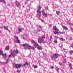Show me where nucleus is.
I'll return each instance as SVG.
<instances>
[{"label": "nucleus", "instance_id": "obj_1", "mask_svg": "<svg viewBox=\"0 0 73 73\" xmlns=\"http://www.w3.org/2000/svg\"><path fill=\"white\" fill-rule=\"evenodd\" d=\"M60 56V55H59V54H54V56H51V58L52 60H55V59H53L54 58H57L59 56Z\"/></svg>", "mask_w": 73, "mask_h": 73}, {"label": "nucleus", "instance_id": "obj_2", "mask_svg": "<svg viewBox=\"0 0 73 73\" xmlns=\"http://www.w3.org/2000/svg\"><path fill=\"white\" fill-rule=\"evenodd\" d=\"M36 12L37 13V15H36L37 17L38 18H40L41 16V10L40 9H38L37 10Z\"/></svg>", "mask_w": 73, "mask_h": 73}, {"label": "nucleus", "instance_id": "obj_3", "mask_svg": "<svg viewBox=\"0 0 73 73\" xmlns=\"http://www.w3.org/2000/svg\"><path fill=\"white\" fill-rule=\"evenodd\" d=\"M22 64H15L14 67H15L16 68L18 69L21 68V66H22Z\"/></svg>", "mask_w": 73, "mask_h": 73}, {"label": "nucleus", "instance_id": "obj_4", "mask_svg": "<svg viewBox=\"0 0 73 73\" xmlns=\"http://www.w3.org/2000/svg\"><path fill=\"white\" fill-rule=\"evenodd\" d=\"M25 49H28L29 50L32 49V50H34V47H32L29 45V46H28L27 47H25Z\"/></svg>", "mask_w": 73, "mask_h": 73}, {"label": "nucleus", "instance_id": "obj_5", "mask_svg": "<svg viewBox=\"0 0 73 73\" xmlns=\"http://www.w3.org/2000/svg\"><path fill=\"white\" fill-rule=\"evenodd\" d=\"M38 41L39 43L41 44L44 42V39H42L41 38H39L38 39Z\"/></svg>", "mask_w": 73, "mask_h": 73}, {"label": "nucleus", "instance_id": "obj_6", "mask_svg": "<svg viewBox=\"0 0 73 73\" xmlns=\"http://www.w3.org/2000/svg\"><path fill=\"white\" fill-rule=\"evenodd\" d=\"M54 34H63V33L62 32H58L57 31H54Z\"/></svg>", "mask_w": 73, "mask_h": 73}, {"label": "nucleus", "instance_id": "obj_7", "mask_svg": "<svg viewBox=\"0 0 73 73\" xmlns=\"http://www.w3.org/2000/svg\"><path fill=\"white\" fill-rule=\"evenodd\" d=\"M11 54L13 56V58H15V57L16 56V55L14 53H13V52L12 51V50H11Z\"/></svg>", "mask_w": 73, "mask_h": 73}, {"label": "nucleus", "instance_id": "obj_8", "mask_svg": "<svg viewBox=\"0 0 73 73\" xmlns=\"http://www.w3.org/2000/svg\"><path fill=\"white\" fill-rule=\"evenodd\" d=\"M53 29H54V30H55V31H56V30L59 31L58 29H57V27L56 26L53 27Z\"/></svg>", "mask_w": 73, "mask_h": 73}, {"label": "nucleus", "instance_id": "obj_9", "mask_svg": "<svg viewBox=\"0 0 73 73\" xmlns=\"http://www.w3.org/2000/svg\"><path fill=\"white\" fill-rule=\"evenodd\" d=\"M29 44H23L22 45V46L25 47H27L28 46H29Z\"/></svg>", "mask_w": 73, "mask_h": 73}, {"label": "nucleus", "instance_id": "obj_10", "mask_svg": "<svg viewBox=\"0 0 73 73\" xmlns=\"http://www.w3.org/2000/svg\"><path fill=\"white\" fill-rule=\"evenodd\" d=\"M16 5L17 7H21L20 5V3L19 2H17Z\"/></svg>", "mask_w": 73, "mask_h": 73}, {"label": "nucleus", "instance_id": "obj_11", "mask_svg": "<svg viewBox=\"0 0 73 73\" xmlns=\"http://www.w3.org/2000/svg\"><path fill=\"white\" fill-rule=\"evenodd\" d=\"M36 48H37V49L39 50H42V47L41 46H38L36 47Z\"/></svg>", "mask_w": 73, "mask_h": 73}, {"label": "nucleus", "instance_id": "obj_12", "mask_svg": "<svg viewBox=\"0 0 73 73\" xmlns=\"http://www.w3.org/2000/svg\"><path fill=\"white\" fill-rule=\"evenodd\" d=\"M13 52H15L16 54H18L19 53V51L17 49L15 50H14Z\"/></svg>", "mask_w": 73, "mask_h": 73}, {"label": "nucleus", "instance_id": "obj_13", "mask_svg": "<svg viewBox=\"0 0 73 73\" xmlns=\"http://www.w3.org/2000/svg\"><path fill=\"white\" fill-rule=\"evenodd\" d=\"M62 27H63V29L65 30H67L68 29V28L67 27H66L65 26H63L62 25Z\"/></svg>", "mask_w": 73, "mask_h": 73}, {"label": "nucleus", "instance_id": "obj_14", "mask_svg": "<svg viewBox=\"0 0 73 73\" xmlns=\"http://www.w3.org/2000/svg\"><path fill=\"white\" fill-rule=\"evenodd\" d=\"M34 46L36 48V47L39 46V45L37 43H35V44H34Z\"/></svg>", "mask_w": 73, "mask_h": 73}, {"label": "nucleus", "instance_id": "obj_15", "mask_svg": "<svg viewBox=\"0 0 73 73\" xmlns=\"http://www.w3.org/2000/svg\"><path fill=\"white\" fill-rule=\"evenodd\" d=\"M69 66L70 67V70H71L73 69L72 66V64L70 63L69 64Z\"/></svg>", "mask_w": 73, "mask_h": 73}, {"label": "nucleus", "instance_id": "obj_16", "mask_svg": "<svg viewBox=\"0 0 73 73\" xmlns=\"http://www.w3.org/2000/svg\"><path fill=\"white\" fill-rule=\"evenodd\" d=\"M15 42L17 43H20V40L19 39L17 40H16L15 41Z\"/></svg>", "mask_w": 73, "mask_h": 73}, {"label": "nucleus", "instance_id": "obj_17", "mask_svg": "<svg viewBox=\"0 0 73 73\" xmlns=\"http://www.w3.org/2000/svg\"><path fill=\"white\" fill-rule=\"evenodd\" d=\"M9 50V46H7L6 47L5 50Z\"/></svg>", "mask_w": 73, "mask_h": 73}, {"label": "nucleus", "instance_id": "obj_18", "mask_svg": "<svg viewBox=\"0 0 73 73\" xmlns=\"http://www.w3.org/2000/svg\"><path fill=\"white\" fill-rule=\"evenodd\" d=\"M42 15L44 16V17H46L47 16V15L46 13H42Z\"/></svg>", "mask_w": 73, "mask_h": 73}, {"label": "nucleus", "instance_id": "obj_19", "mask_svg": "<svg viewBox=\"0 0 73 73\" xmlns=\"http://www.w3.org/2000/svg\"><path fill=\"white\" fill-rule=\"evenodd\" d=\"M31 42L32 44H36L37 43L36 42H35V41H34L33 40H32L31 41Z\"/></svg>", "mask_w": 73, "mask_h": 73}, {"label": "nucleus", "instance_id": "obj_20", "mask_svg": "<svg viewBox=\"0 0 73 73\" xmlns=\"http://www.w3.org/2000/svg\"><path fill=\"white\" fill-rule=\"evenodd\" d=\"M1 55H2L4 57H7V55L6 54H1Z\"/></svg>", "mask_w": 73, "mask_h": 73}, {"label": "nucleus", "instance_id": "obj_21", "mask_svg": "<svg viewBox=\"0 0 73 73\" xmlns=\"http://www.w3.org/2000/svg\"><path fill=\"white\" fill-rule=\"evenodd\" d=\"M41 38H42V39H45V35H42Z\"/></svg>", "mask_w": 73, "mask_h": 73}, {"label": "nucleus", "instance_id": "obj_22", "mask_svg": "<svg viewBox=\"0 0 73 73\" xmlns=\"http://www.w3.org/2000/svg\"><path fill=\"white\" fill-rule=\"evenodd\" d=\"M56 13L57 15H59L60 13V12L59 11H56Z\"/></svg>", "mask_w": 73, "mask_h": 73}, {"label": "nucleus", "instance_id": "obj_23", "mask_svg": "<svg viewBox=\"0 0 73 73\" xmlns=\"http://www.w3.org/2000/svg\"><path fill=\"white\" fill-rule=\"evenodd\" d=\"M8 61H9V59H7L6 62H5V63L3 62L2 63V64H7V63H8Z\"/></svg>", "mask_w": 73, "mask_h": 73}, {"label": "nucleus", "instance_id": "obj_24", "mask_svg": "<svg viewBox=\"0 0 73 73\" xmlns=\"http://www.w3.org/2000/svg\"><path fill=\"white\" fill-rule=\"evenodd\" d=\"M3 28H5V29H6L7 30L9 31V30L8 29L7 27L4 26Z\"/></svg>", "mask_w": 73, "mask_h": 73}, {"label": "nucleus", "instance_id": "obj_25", "mask_svg": "<svg viewBox=\"0 0 73 73\" xmlns=\"http://www.w3.org/2000/svg\"><path fill=\"white\" fill-rule=\"evenodd\" d=\"M59 40H60L62 41H65V39H64L63 38H59Z\"/></svg>", "mask_w": 73, "mask_h": 73}, {"label": "nucleus", "instance_id": "obj_26", "mask_svg": "<svg viewBox=\"0 0 73 73\" xmlns=\"http://www.w3.org/2000/svg\"><path fill=\"white\" fill-rule=\"evenodd\" d=\"M22 29H21V28H19V29H18V32H22Z\"/></svg>", "mask_w": 73, "mask_h": 73}, {"label": "nucleus", "instance_id": "obj_27", "mask_svg": "<svg viewBox=\"0 0 73 73\" xmlns=\"http://www.w3.org/2000/svg\"><path fill=\"white\" fill-rule=\"evenodd\" d=\"M38 9H39V10H40L41 9V6H40V5H39L38 6Z\"/></svg>", "mask_w": 73, "mask_h": 73}, {"label": "nucleus", "instance_id": "obj_28", "mask_svg": "<svg viewBox=\"0 0 73 73\" xmlns=\"http://www.w3.org/2000/svg\"><path fill=\"white\" fill-rule=\"evenodd\" d=\"M14 37L16 39V40L19 39V38L17 36H14Z\"/></svg>", "mask_w": 73, "mask_h": 73}, {"label": "nucleus", "instance_id": "obj_29", "mask_svg": "<svg viewBox=\"0 0 73 73\" xmlns=\"http://www.w3.org/2000/svg\"><path fill=\"white\" fill-rule=\"evenodd\" d=\"M42 13H45V10L44 9H43V10L42 11Z\"/></svg>", "mask_w": 73, "mask_h": 73}, {"label": "nucleus", "instance_id": "obj_30", "mask_svg": "<svg viewBox=\"0 0 73 73\" xmlns=\"http://www.w3.org/2000/svg\"><path fill=\"white\" fill-rule=\"evenodd\" d=\"M34 68H38V66H36V65H34Z\"/></svg>", "mask_w": 73, "mask_h": 73}, {"label": "nucleus", "instance_id": "obj_31", "mask_svg": "<svg viewBox=\"0 0 73 73\" xmlns=\"http://www.w3.org/2000/svg\"><path fill=\"white\" fill-rule=\"evenodd\" d=\"M45 10H48V8L47 6L46 7H45Z\"/></svg>", "mask_w": 73, "mask_h": 73}, {"label": "nucleus", "instance_id": "obj_32", "mask_svg": "<svg viewBox=\"0 0 73 73\" xmlns=\"http://www.w3.org/2000/svg\"><path fill=\"white\" fill-rule=\"evenodd\" d=\"M3 54V51H1V50H0V55H1Z\"/></svg>", "mask_w": 73, "mask_h": 73}, {"label": "nucleus", "instance_id": "obj_33", "mask_svg": "<svg viewBox=\"0 0 73 73\" xmlns=\"http://www.w3.org/2000/svg\"><path fill=\"white\" fill-rule=\"evenodd\" d=\"M5 1V0H0V2L3 3Z\"/></svg>", "mask_w": 73, "mask_h": 73}, {"label": "nucleus", "instance_id": "obj_34", "mask_svg": "<svg viewBox=\"0 0 73 73\" xmlns=\"http://www.w3.org/2000/svg\"><path fill=\"white\" fill-rule=\"evenodd\" d=\"M56 70H57V71L58 72H59V68H57V67H56Z\"/></svg>", "mask_w": 73, "mask_h": 73}, {"label": "nucleus", "instance_id": "obj_35", "mask_svg": "<svg viewBox=\"0 0 73 73\" xmlns=\"http://www.w3.org/2000/svg\"><path fill=\"white\" fill-rule=\"evenodd\" d=\"M52 38V36H50V41H51Z\"/></svg>", "mask_w": 73, "mask_h": 73}, {"label": "nucleus", "instance_id": "obj_36", "mask_svg": "<svg viewBox=\"0 0 73 73\" xmlns=\"http://www.w3.org/2000/svg\"><path fill=\"white\" fill-rule=\"evenodd\" d=\"M58 43L57 41V40H54V43Z\"/></svg>", "mask_w": 73, "mask_h": 73}, {"label": "nucleus", "instance_id": "obj_37", "mask_svg": "<svg viewBox=\"0 0 73 73\" xmlns=\"http://www.w3.org/2000/svg\"><path fill=\"white\" fill-rule=\"evenodd\" d=\"M20 70H17V72L18 73H20Z\"/></svg>", "mask_w": 73, "mask_h": 73}, {"label": "nucleus", "instance_id": "obj_38", "mask_svg": "<svg viewBox=\"0 0 73 73\" xmlns=\"http://www.w3.org/2000/svg\"><path fill=\"white\" fill-rule=\"evenodd\" d=\"M68 24L69 25H71L72 24V23H69V22H68Z\"/></svg>", "mask_w": 73, "mask_h": 73}, {"label": "nucleus", "instance_id": "obj_39", "mask_svg": "<svg viewBox=\"0 0 73 73\" xmlns=\"http://www.w3.org/2000/svg\"><path fill=\"white\" fill-rule=\"evenodd\" d=\"M50 68L51 69H54V67L53 66H52L51 67H50Z\"/></svg>", "mask_w": 73, "mask_h": 73}, {"label": "nucleus", "instance_id": "obj_40", "mask_svg": "<svg viewBox=\"0 0 73 73\" xmlns=\"http://www.w3.org/2000/svg\"><path fill=\"white\" fill-rule=\"evenodd\" d=\"M25 64H27V65L28 66H29V64L27 62H26Z\"/></svg>", "mask_w": 73, "mask_h": 73}, {"label": "nucleus", "instance_id": "obj_41", "mask_svg": "<svg viewBox=\"0 0 73 73\" xmlns=\"http://www.w3.org/2000/svg\"><path fill=\"white\" fill-rule=\"evenodd\" d=\"M59 65L61 66L62 65V63L61 62H59Z\"/></svg>", "mask_w": 73, "mask_h": 73}, {"label": "nucleus", "instance_id": "obj_42", "mask_svg": "<svg viewBox=\"0 0 73 73\" xmlns=\"http://www.w3.org/2000/svg\"><path fill=\"white\" fill-rule=\"evenodd\" d=\"M49 27H52V25H49Z\"/></svg>", "mask_w": 73, "mask_h": 73}, {"label": "nucleus", "instance_id": "obj_43", "mask_svg": "<svg viewBox=\"0 0 73 73\" xmlns=\"http://www.w3.org/2000/svg\"><path fill=\"white\" fill-rule=\"evenodd\" d=\"M70 53L71 54L73 53V50L70 51Z\"/></svg>", "mask_w": 73, "mask_h": 73}, {"label": "nucleus", "instance_id": "obj_44", "mask_svg": "<svg viewBox=\"0 0 73 73\" xmlns=\"http://www.w3.org/2000/svg\"><path fill=\"white\" fill-rule=\"evenodd\" d=\"M26 65V64L25 63L24 64H23V66H25Z\"/></svg>", "mask_w": 73, "mask_h": 73}, {"label": "nucleus", "instance_id": "obj_45", "mask_svg": "<svg viewBox=\"0 0 73 73\" xmlns=\"http://www.w3.org/2000/svg\"><path fill=\"white\" fill-rule=\"evenodd\" d=\"M27 1H25V4H27Z\"/></svg>", "mask_w": 73, "mask_h": 73}, {"label": "nucleus", "instance_id": "obj_46", "mask_svg": "<svg viewBox=\"0 0 73 73\" xmlns=\"http://www.w3.org/2000/svg\"><path fill=\"white\" fill-rule=\"evenodd\" d=\"M41 21L42 22L44 23V21L43 20H41Z\"/></svg>", "mask_w": 73, "mask_h": 73}, {"label": "nucleus", "instance_id": "obj_47", "mask_svg": "<svg viewBox=\"0 0 73 73\" xmlns=\"http://www.w3.org/2000/svg\"><path fill=\"white\" fill-rule=\"evenodd\" d=\"M11 57V55H10L9 56V58H10Z\"/></svg>", "mask_w": 73, "mask_h": 73}, {"label": "nucleus", "instance_id": "obj_48", "mask_svg": "<svg viewBox=\"0 0 73 73\" xmlns=\"http://www.w3.org/2000/svg\"><path fill=\"white\" fill-rule=\"evenodd\" d=\"M39 27H41V26H40V25L39 26Z\"/></svg>", "mask_w": 73, "mask_h": 73}, {"label": "nucleus", "instance_id": "obj_49", "mask_svg": "<svg viewBox=\"0 0 73 73\" xmlns=\"http://www.w3.org/2000/svg\"><path fill=\"white\" fill-rule=\"evenodd\" d=\"M20 32H19V31H18V32H17V34H19V33H20Z\"/></svg>", "mask_w": 73, "mask_h": 73}, {"label": "nucleus", "instance_id": "obj_50", "mask_svg": "<svg viewBox=\"0 0 73 73\" xmlns=\"http://www.w3.org/2000/svg\"><path fill=\"white\" fill-rule=\"evenodd\" d=\"M71 25H72L73 26V24H72Z\"/></svg>", "mask_w": 73, "mask_h": 73}, {"label": "nucleus", "instance_id": "obj_51", "mask_svg": "<svg viewBox=\"0 0 73 73\" xmlns=\"http://www.w3.org/2000/svg\"><path fill=\"white\" fill-rule=\"evenodd\" d=\"M71 29L73 31V28L72 29Z\"/></svg>", "mask_w": 73, "mask_h": 73}, {"label": "nucleus", "instance_id": "obj_52", "mask_svg": "<svg viewBox=\"0 0 73 73\" xmlns=\"http://www.w3.org/2000/svg\"><path fill=\"white\" fill-rule=\"evenodd\" d=\"M66 63V61H64V63Z\"/></svg>", "mask_w": 73, "mask_h": 73}, {"label": "nucleus", "instance_id": "obj_53", "mask_svg": "<svg viewBox=\"0 0 73 73\" xmlns=\"http://www.w3.org/2000/svg\"><path fill=\"white\" fill-rule=\"evenodd\" d=\"M30 0H27L28 1H30Z\"/></svg>", "mask_w": 73, "mask_h": 73}, {"label": "nucleus", "instance_id": "obj_54", "mask_svg": "<svg viewBox=\"0 0 73 73\" xmlns=\"http://www.w3.org/2000/svg\"><path fill=\"white\" fill-rule=\"evenodd\" d=\"M4 71L5 72V70H4Z\"/></svg>", "mask_w": 73, "mask_h": 73}, {"label": "nucleus", "instance_id": "obj_55", "mask_svg": "<svg viewBox=\"0 0 73 73\" xmlns=\"http://www.w3.org/2000/svg\"><path fill=\"white\" fill-rule=\"evenodd\" d=\"M50 15L51 16H52V15L51 14H50Z\"/></svg>", "mask_w": 73, "mask_h": 73}, {"label": "nucleus", "instance_id": "obj_56", "mask_svg": "<svg viewBox=\"0 0 73 73\" xmlns=\"http://www.w3.org/2000/svg\"><path fill=\"white\" fill-rule=\"evenodd\" d=\"M55 37H56V36H55Z\"/></svg>", "mask_w": 73, "mask_h": 73}]
</instances>
